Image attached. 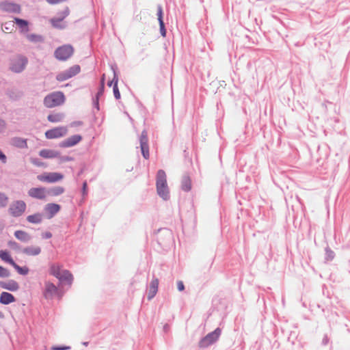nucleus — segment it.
<instances>
[{"instance_id": "obj_1", "label": "nucleus", "mask_w": 350, "mask_h": 350, "mask_svg": "<svg viewBox=\"0 0 350 350\" xmlns=\"http://www.w3.org/2000/svg\"><path fill=\"white\" fill-rule=\"evenodd\" d=\"M157 194L164 200L170 199V191L167 184L166 174L164 170H159L156 176Z\"/></svg>"}, {"instance_id": "obj_2", "label": "nucleus", "mask_w": 350, "mask_h": 350, "mask_svg": "<svg viewBox=\"0 0 350 350\" xmlns=\"http://www.w3.org/2000/svg\"><path fill=\"white\" fill-rule=\"evenodd\" d=\"M65 102V96L62 92H54L46 95L44 98V105L52 108L62 105Z\"/></svg>"}, {"instance_id": "obj_3", "label": "nucleus", "mask_w": 350, "mask_h": 350, "mask_svg": "<svg viewBox=\"0 0 350 350\" xmlns=\"http://www.w3.org/2000/svg\"><path fill=\"white\" fill-rule=\"evenodd\" d=\"M221 334V329L217 327L214 331L200 339L198 342L200 348H206L217 342Z\"/></svg>"}, {"instance_id": "obj_4", "label": "nucleus", "mask_w": 350, "mask_h": 350, "mask_svg": "<svg viewBox=\"0 0 350 350\" xmlns=\"http://www.w3.org/2000/svg\"><path fill=\"white\" fill-rule=\"evenodd\" d=\"M27 63V58L24 55H19L11 59L10 69L13 72L21 73L25 69Z\"/></svg>"}, {"instance_id": "obj_5", "label": "nucleus", "mask_w": 350, "mask_h": 350, "mask_svg": "<svg viewBox=\"0 0 350 350\" xmlns=\"http://www.w3.org/2000/svg\"><path fill=\"white\" fill-rule=\"evenodd\" d=\"M74 53V48L70 44H64L57 47L55 52V57L59 61L68 59Z\"/></svg>"}, {"instance_id": "obj_6", "label": "nucleus", "mask_w": 350, "mask_h": 350, "mask_svg": "<svg viewBox=\"0 0 350 350\" xmlns=\"http://www.w3.org/2000/svg\"><path fill=\"white\" fill-rule=\"evenodd\" d=\"M81 71V67L79 65H74L68 68L67 70H65L62 72H59L56 77L55 79L57 81L59 82H62L64 81H66L72 77L77 75L79 74Z\"/></svg>"}, {"instance_id": "obj_7", "label": "nucleus", "mask_w": 350, "mask_h": 350, "mask_svg": "<svg viewBox=\"0 0 350 350\" xmlns=\"http://www.w3.org/2000/svg\"><path fill=\"white\" fill-rule=\"evenodd\" d=\"M26 208V203L23 200H16L10 204L8 212L12 217H18L25 213Z\"/></svg>"}, {"instance_id": "obj_8", "label": "nucleus", "mask_w": 350, "mask_h": 350, "mask_svg": "<svg viewBox=\"0 0 350 350\" xmlns=\"http://www.w3.org/2000/svg\"><path fill=\"white\" fill-rule=\"evenodd\" d=\"M141 152L145 159H148L150 157L149 145H148V136L146 130H143L139 138Z\"/></svg>"}, {"instance_id": "obj_9", "label": "nucleus", "mask_w": 350, "mask_h": 350, "mask_svg": "<svg viewBox=\"0 0 350 350\" xmlns=\"http://www.w3.org/2000/svg\"><path fill=\"white\" fill-rule=\"evenodd\" d=\"M64 175L59 172H49L38 175V180L42 182L53 183L62 180Z\"/></svg>"}, {"instance_id": "obj_10", "label": "nucleus", "mask_w": 350, "mask_h": 350, "mask_svg": "<svg viewBox=\"0 0 350 350\" xmlns=\"http://www.w3.org/2000/svg\"><path fill=\"white\" fill-rule=\"evenodd\" d=\"M172 232L169 229L163 228L159 230L157 241L159 245L165 246L172 241Z\"/></svg>"}, {"instance_id": "obj_11", "label": "nucleus", "mask_w": 350, "mask_h": 350, "mask_svg": "<svg viewBox=\"0 0 350 350\" xmlns=\"http://www.w3.org/2000/svg\"><path fill=\"white\" fill-rule=\"evenodd\" d=\"M0 10L8 13L20 14L21 7L18 3L5 1L0 3Z\"/></svg>"}, {"instance_id": "obj_12", "label": "nucleus", "mask_w": 350, "mask_h": 350, "mask_svg": "<svg viewBox=\"0 0 350 350\" xmlns=\"http://www.w3.org/2000/svg\"><path fill=\"white\" fill-rule=\"evenodd\" d=\"M68 132L67 128L65 126L55 127L49 129L45 132V137L47 139H55L63 137L66 135Z\"/></svg>"}, {"instance_id": "obj_13", "label": "nucleus", "mask_w": 350, "mask_h": 350, "mask_svg": "<svg viewBox=\"0 0 350 350\" xmlns=\"http://www.w3.org/2000/svg\"><path fill=\"white\" fill-rule=\"evenodd\" d=\"M82 140V136L81 135L77 134L73 135L66 139L63 140L59 144V147L60 148H69L72 147L77 145Z\"/></svg>"}, {"instance_id": "obj_14", "label": "nucleus", "mask_w": 350, "mask_h": 350, "mask_svg": "<svg viewBox=\"0 0 350 350\" xmlns=\"http://www.w3.org/2000/svg\"><path fill=\"white\" fill-rule=\"evenodd\" d=\"M29 196L38 199L44 200L46 197V189L45 187H32L27 192Z\"/></svg>"}, {"instance_id": "obj_15", "label": "nucleus", "mask_w": 350, "mask_h": 350, "mask_svg": "<svg viewBox=\"0 0 350 350\" xmlns=\"http://www.w3.org/2000/svg\"><path fill=\"white\" fill-rule=\"evenodd\" d=\"M61 209V206L55 203H49L45 205L44 211L48 219L53 218Z\"/></svg>"}, {"instance_id": "obj_16", "label": "nucleus", "mask_w": 350, "mask_h": 350, "mask_svg": "<svg viewBox=\"0 0 350 350\" xmlns=\"http://www.w3.org/2000/svg\"><path fill=\"white\" fill-rule=\"evenodd\" d=\"M157 17H158V21L159 24V31L162 37L165 38L166 37L167 31L165 29V23L163 21V8L161 5H157Z\"/></svg>"}, {"instance_id": "obj_17", "label": "nucleus", "mask_w": 350, "mask_h": 350, "mask_svg": "<svg viewBox=\"0 0 350 350\" xmlns=\"http://www.w3.org/2000/svg\"><path fill=\"white\" fill-rule=\"evenodd\" d=\"M58 291L57 287L51 282H45V288L43 291V296L45 299H50Z\"/></svg>"}, {"instance_id": "obj_18", "label": "nucleus", "mask_w": 350, "mask_h": 350, "mask_svg": "<svg viewBox=\"0 0 350 350\" xmlns=\"http://www.w3.org/2000/svg\"><path fill=\"white\" fill-rule=\"evenodd\" d=\"M0 287L12 292L17 291L20 288L18 283L14 280H9L7 282L0 281Z\"/></svg>"}, {"instance_id": "obj_19", "label": "nucleus", "mask_w": 350, "mask_h": 350, "mask_svg": "<svg viewBox=\"0 0 350 350\" xmlns=\"http://www.w3.org/2000/svg\"><path fill=\"white\" fill-rule=\"evenodd\" d=\"M10 144L11 146L18 148L24 149L28 148L27 139L20 137H14L11 138Z\"/></svg>"}, {"instance_id": "obj_20", "label": "nucleus", "mask_w": 350, "mask_h": 350, "mask_svg": "<svg viewBox=\"0 0 350 350\" xmlns=\"http://www.w3.org/2000/svg\"><path fill=\"white\" fill-rule=\"evenodd\" d=\"M159 280L153 278L151 280L148 292V299L151 300L157 294L158 291Z\"/></svg>"}, {"instance_id": "obj_21", "label": "nucleus", "mask_w": 350, "mask_h": 350, "mask_svg": "<svg viewBox=\"0 0 350 350\" xmlns=\"http://www.w3.org/2000/svg\"><path fill=\"white\" fill-rule=\"evenodd\" d=\"M41 247L39 246L30 245L24 247L21 252L27 256H36L41 253Z\"/></svg>"}, {"instance_id": "obj_22", "label": "nucleus", "mask_w": 350, "mask_h": 350, "mask_svg": "<svg viewBox=\"0 0 350 350\" xmlns=\"http://www.w3.org/2000/svg\"><path fill=\"white\" fill-rule=\"evenodd\" d=\"M16 301L15 297L8 292H2L0 295V304L8 305Z\"/></svg>"}, {"instance_id": "obj_23", "label": "nucleus", "mask_w": 350, "mask_h": 350, "mask_svg": "<svg viewBox=\"0 0 350 350\" xmlns=\"http://www.w3.org/2000/svg\"><path fill=\"white\" fill-rule=\"evenodd\" d=\"M39 155L44 159H53L59 157V152L51 149H42L39 152Z\"/></svg>"}, {"instance_id": "obj_24", "label": "nucleus", "mask_w": 350, "mask_h": 350, "mask_svg": "<svg viewBox=\"0 0 350 350\" xmlns=\"http://www.w3.org/2000/svg\"><path fill=\"white\" fill-rule=\"evenodd\" d=\"M14 236L18 240L23 243H28L32 239L31 236L29 233L21 230H16L14 232Z\"/></svg>"}, {"instance_id": "obj_25", "label": "nucleus", "mask_w": 350, "mask_h": 350, "mask_svg": "<svg viewBox=\"0 0 350 350\" xmlns=\"http://www.w3.org/2000/svg\"><path fill=\"white\" fill-rule=\"evenodd\" d=\"M14 22L18 26V27L21 29L22 32H27L29 31V22L27 20L15 17L14 18Z\"/></svg>"}, {"instance_id": "obj_26", "label": "nucleus", "mask_w": 350, "mask_h": 350, "mask_svg": "<svg viewBox=\"0 0 350 350\" xmlns=\"http://www.w3.org/2000/svg\"><path fill=\"white\" fill-rule=\"evenodd\" d=\"M65 118V114L62 112L50 113L47 116V120L50 122L57 123L62 122Z\"/></svg>"}, {"instance_id": "obj_27", "label": "nucleus", "mask_w": 350, "mask_h": 350, "mask_svg": "<svg viewBox=\"0 0 350 350\" xmlns=\"http://www.w3.org/2000/svg\"><path fill=\"white\" fill-rule=\"evenodd\" d=\"M181 189L185 192L191 189V180L189 175H184L181 180Z\"/></svg>"}, {"instance_id": "obj_28", "label": "nucleus", "mask_w": 350, "mask_h": 350, "mask_svg": "<svg viewBox=\"0 0 350 350\" xmlns=\"http://www.w3.org/2000/svg\"><path fill=\"white\" fill-rule=\"evenodd\" d=\"M73 275L72 274L66 269H64L62 271V273H61L60 276L59 277L58 280L60 282H66L69 285H70L73 281Z\"/></svg>"}, {"instance_id": "obj_29", "label": "nucleus", "mask_w": 350, "mask_h": 350, "mask_svg": "<svg viewBox=\"0 0 350 350\" xmlns=\"http://www.w3.org/2000/svg\"><path fill=\"white\" fill-rule=\"evenodd\" d=\"M26 219L31 224H39L42 221L43 215L40 213H36L33 215H28Z\"/></svg>"}, {"instance_id": "obj_30", "label": "nucleus", "mask_w": 350, "mask_h": 350, "mask_svg": "<svg viewBox=\"0 0 350 350\" xmlns=\"http://www.w3.org/2000/svg\"><path fill=\"white\" fill-rule=\"evenodd\" d=\"M0 258L12 266L16 262L7 250H0Z\"/></svg>"}, {"instance_id": "obj_31", "label": "nucleus", "mask_w": 350, "mask_h": 350, "mask_svg": "<svg viewBox=\"0 0 350 350\" xmlns=\"http://www.w3.org/2000/svg\"><path fill=\"white\" fill-rule=\"evenodd\" d=\"M65 191L63 187L55 186L46 189L47 194L51 196H58Z\"/></svg>"}, {"instance_id": "obj_32", "label": "nucleus", "mask_w": 350, "mask_h": 350, "mask_svg": "<svg viewBox=\"0 0 350 350\" xmlns=\"http://www.w3.org/2000/svg\"><path fill=\"white\" fill-rule=\"evenodd\" d=\"M49 272L50 275L58 279L62 273L61 266L55 263H52L50 265Z\"/></svg>"}, {"instance_id": "obj_33", "label": "nucleus", "mask_w": 350, "mask_h": 350, "mask_svg": "<svg viewBox=\"0 0 350 350\" xmlns=\"http://www.w3.org/2000/svg\"><path fill=\"white\" fill-rule=\"evenodd\" d=\"M62 21H63L62 18H59V16L52 18L50 20V23H51V25L54 28H56L58 29H64L66 28V25L64 23H62Z\"/></svg>"}, {"instance_id": "obj_34", "label": "nucleus", "mask_w": 350, "mask_h": 350, "mask_svg": "<svg viewBox=\"0 0 350 350\" xmlns=\"http://www.w3.org/2000/svg\"><path fill=\"white\" fill-rule=\"evenodd\" d=\"M27 39L33 43H42L44 41V38L42 35L36 33H28L26 35Z\"/></svg>"}, {"instance_id": "obj_35", "label": "nucleus", "mask_w": 350, "mask_h": 350, "mask_svg": "<svg viewBox=\"0 0 350 350\" xmlns=\"http://www.w3.org/2000/svg\"><path fill=\"white\" fill-rule=\"evenodd\" d=\"M334 252L329 246H327L325 249V261H332L334 258Z\"/></svg>"}, {"instance_id": "obj_36", "label": "nucleus", "mask_w": 350, "mask_h": 350, "mask_svg": "<svg viewBox=\"0 0 350 350\" xmlns=\"http://www.w3.org/2000/svg\"><path fill=\"white\" fill-rule=\"evenodd\" d=\"M12 267L18 272V274L22 275H27L29 271V269L27 266L21 267L16 262Z\"/></svg>"}, {"instance_id": "obj_37", "label": "nucleus", "mask_w": 350, "mask_h": 350, "mask_svg": "<svg viewBox=\"0 0 350 350\" xmlns=\"http://www.w3.org/2000/svg\"><path fill=\"white\" fill-rule=\"evenodd\" d=\"M105 91V75L103 76L101 80H100V84L98 88V92L95 95V98H98L100 99V97L103 96Z\"/></svg>"}, {"instance_id": "obj_38", "label": "nucleus", "mask_w": 350, "mask_h": 350, "mask_svg": "<svg viewBox=\"0 0 350 350\" xmlns=\"http://www.w3.org/2000/svg\"><path fill=\"white\" fill-rule=\"evenodd\" d=\"M9 198L5 193L0 192V208L7 206Z\"/></svg>"}, {"instance_id": "obj_39", "label": "nucleus", "mask_w": 350, "mask_h": 350, "mask_svg": "<svg viewBox=\"0 0 350 350\" xmlns=\"http://www.w3.org/2000/svg\"><path fill=\"white\" fill-rule=\"evenodd\" d=\"M113 92L114 97L116 100H119L121 98V95H120V92L118 84H117L116 79H115V84H113Z\"/></svg>"}, {"instance_id": "obj_40", "label": "nucleus", "mask_w": 350, "mask_h": 350, "mask_svg": "<svg viewBox=\"0 0 350 350\" xmlns=\"http://www.w3.org/2000/svg\"><path fill=\"white\" fill-rule=\"evenodd\" d=\"M10 275V271L8 269L0 265V278H9Z\"/></svg>"}, {"instance_id": "obj_41", "label": "nucleus", "mask_w": 350, "mask_h": 350, "mask_svg": "<svg viewBox=\"0 0 350 350\" xmlns=\"http://www.w3.org/2000/svg\"><path fill=\"white\" fill-rule=\"evenodd\" d=\"M112 70L113 71V77L111 81H108L107 85L109 87H111V85L113 86V84H115V79H116L117 80V83H118V73H117L116 70H115V68L113 66H112Z\"/></svg>"}, {"instance_id": "obj_42", "label": "nucleus", "mask_w": 350, "mask_h": 350, "mask_svg": "<svg viewBox=\"0 0 350 350\" xmlns=\"http://www.w3.org/2000/svg\"><path fill=\"white\" fill-rule=\"evenodd\" d=\"M70 13L69 8L68 7H66L64 10L59 12L57 14L59 15V17L62 18L64 20L66 16H68Z\"/></svg>"}, {"instance_id": "obj_43", "label": "nucleus", "mask_w": 350, "mask_h": 350, "mask_svg": "<svg viewBox=\"0 0 350 350\" xmlns=\"http://www.w3.org/2000/svg\"><path fill=\"white\" fill-rule=\"evenodd\" d=\"M8 245L13 250H18L21 248V245L14 241H9Z\"/></svg>"}, {"instance_id": "obj_44", "label": "nucleus", "mask_w": 350, "mask_h": 350, "mask_svg": "<svg viewBox=\"0 0 350 350\" xmlns=\"http://www.w3.org/2000/svg\"><path fill=\"white\" fill-rule=\"evenodd\" d=\"M57 158L59 159L61 163H65L68 161H72L74 160V158L70 156H61L59 154V157H57Z\"/></svg>"}, {"instance_id": "obj_45", "label": "nucleus", "mask_w": 350, "mask_h": 350, "mask_svg": "<svg viewBox=\"0 0 350 350\" xmlns=\"http://www.w3.org/2000/svg\"><path fill=\"white\" fill-rule=\"evenodd\" d=\"M81 193H82V196L83 198H85L88 195V183H87L86 180H85L83 183L82 189H81Z\"/></svg>"}, {"instance_id": "obj_46", "label": "nucleus", "mask_w": 350, "mask_h": 350, "mask_svg": "<svg viewBox=\"0 0 350 350\" xmlns=\"http://www.w3.org/2000/svg\"><path fill=\"white\" fill-rule=\"evenodd\" d=\"M70 346H66V345H56L51 347L52 350H68L70 349Z\"/></svg>"}, {"instance_id": "obj_47", "label": "nucleus", "mask_w": 350, "mask_h": 350, "mask_svg": "<svg viewBox=\"0 0 350 350\" xmlns=\"http://www.w3.org/2000/svg\"><path fill=\"white\" fill-rule=\"evenodd\" d=\"M6 122L4 120L0 118V133H4L6 129Z\"/></svg>"}, {"instance_id": "obj_48", "label": "nucleus", "mask_w": 350, "mask_h": 350, "mask_svg": "<svg viewBox=\"0 0 350 350\" xmlns=\"http://www.w3.org/2000/svg\"><path fill=\"white\" fill-rule=\"evenodd\" d=\"M329 342H330V338H329L328 335L327 334H324L322 341H321V345L323 346H326Z\"/></svg>"}, {"instance_id": "obj_49", "label": "nucleus", "mask_w": 350, "mask_h": 350, "mask_svg": "<svg viewBox=\"0 0 350 350\" xmlns=\"http://www.w3.org/2000/svg\"><path fill=\"white\" fill-rule=\"evenodd\" d=\"M92 103L94 108H96L97 111L100 110L99 98L93 97Z\"/></svg>"}, {"instance_id": "obj_50", "label": "nucleus", "mask_w": 350, "mask_h": 350, "mask_svg": "<svg viewBox=\"0 0 350 350\" xmlns=\"http://www.w3.org/2000/svg\"><path fill=\"white\" fill-rule=\"evenodd\" d=\"M53 234L51 232H44L41 234V237L43 239H49L52 237Z\"/></svg>"}, {"instance_id": "obj_51", "label": "nucleus", "mask_w": 350, "mask_h": 350, "mask_svg": "<svg viewBox=\"0 0 350 350\" xmlns=\"http://www.w3.org/2000/svg\"><path fill=\"white\" fill-rule=\"evenodd\" d=\"M31 163L38 167H41L43 165V163L38 159H31Z\"/></svg>"}, {"instance_id": "obj_52", "label": "nucleus", "mask_w": 350, "mask_h": 350, "mask_svg": "<svg viewBox=\"0 0 350 350\" xmlns=\"http://www.w3.org/2000/svg\"><path fill=\"white\" fill-rule=\"evenodd\" d=\"M177 288L179 291H183L185 290V285L183 282V281H178L177 282Z\"/></svg>"}, {"instance_id": "obj_53", "label": "nucleus", "mask_w": 350, "mask_h": 350, "mask_svg": "<svg viewBox=\"0 0 350 350\" xmlns=\"http://www.w3.org/2000/svg\"><path fill=\"white\" fill-rule=\"evenodd\" d=\"M0 160L3 163H5L7 162V157L6 155L1 151L0 149Z\"/></svg>"}, {"instance_id": "obj_54", "label": "nucleus", "mask_w": 350, "mask_h": 350, "mask_svg": "<svg viewBox=\"0 0 350 350\" xmlns=\"http://www.w3.org/2000/svg\"><path fill=\"white\" fill-rule=\"evenodd\" d=\"M47 3L51 5L57 4L61 2L66 1V0H46Z\"/></svg>"}, {"instance_id": "obj_55", "label": "nucleus", "mask_w": 350, "mask_h": 350, "mask_svg": "<svg viewBox=\"0 0 350 350\" xmlns=\"http://www.w3.org/2000/svg\"><path fill=\"white\" fill-rule=\"evenodd\" d=\"M72 125L76 126H81V125H83V122L82 121H75L72 123Z\"/></svg>"}, {"instance_id": "obj_56", "label": "nucleus", "mask_w": 350, "mask_h": 350, "mask_svg": "<svg viewBox=\"0 0 350 350\" xmlns=\"http://www.w3.org/2000/svg\"><path fill=\"white\" fill-rule=\"evenodd\" d=\"M169 327H169V325H168V324H165V325H164V326H163V330H164L165 332H167V330L169 329Z\"/></svg>"}, {"instance_id": "obj_57", "label": "nucleus", "mask_w": 350, "mask_h": 350, "mask_svg": "<svg viewBox=\"0 0 350 350\" xmlns=\"http://www.w3.org/2000/svg\"><path fill=\"white\" fill-rule=\"evenodd\" d=\"M4 317V315H3V313L0 311V318H3Z\"/></svg>"}, {"instance_id": "obj_58", "label": "nucleus", "mask_w": 350, "mask_h": 350, "mask_svg": "<svg viewBox=\"0 0 350 350\" xmlns=\"http://www.w3.org/2000/svg\"><path fill=\"white\" fill-rule=\"evenodd\" d=\"M88 344H89V342H83V345H85V346H88Z\"/></svg>"}, {"instance_id": "obj_59", "label": "nucleus", "mask_w": 350, "mask_h": 350, "mask_svg": "<svg viewBox=\"0 0 350 350\" xmlns=\"http://www.w3.org/2000/svg\"><path fill=\"white\" fill-rule=\"evenodd\" d=\"M329 350H333V346L331 344L330 347H329Z\"/></svg>"}]
</instances>
